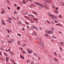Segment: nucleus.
<instances>
[{"instance_id": "nucleus-1", "label": "nucleus", "mask_w": 64, "mask_h": 64, "mask_svg": "<svg viewBox=\"0 0 64 64\" xmlns=\"http://www.w3.org/2000/svg\"><path fill=\"white\" fill-rule=\"evenodd\" d=\"M48 16H50V17H52V18L53 19H54V20H55V19H56L57 18V17L56 16H53V14H50Z\"/></svg>"}, {"instance_id": "nucleus-2", "label": "nucleus", "mask_w": 64, "mask_h": 64, "mask_svg": "<svg viewBox=\"0 0 64 64\" xmlns=\"http://www.w3.org/2000/svg\"><path fill=\"white\" fill-rule=\"evenodd\" d=\"M10 40H8V43H12V42H13L14 41V40L13 39H10Z\"/></svg>"}, {"instance_id": "nucleus-3", "label": "nucleus", "mask_w": 64, "mask_h": 64, "mask_svg": "<svg viewBox=\"0 0 64 64\" xmlns=\"http://www.w3.org/2000/svg\"><path fill=\"white\" fill-rule=\"evenodd\" d=\"M31 29H34V30H35V29H36V30H38V28H36V27L34 26L31 27Z\"/></svg>"}, {"instance_id": "nucleus-4", "label": "nucleus", "mask_w": 64, "mask_h": 64, "mask_svg": "<svg viewBox=\"0 0 64 64\" xmlns=\"http://www.w3.org/2000/svg\"><path fill=\"white\" fill-rule=\"evenodd\" d=\"M46 33H47V34H52V32L51 30H48L46 32Z\"/></svg>"}, {"instance_id": "nucleus-5", "label": "nucleus", "mask_w": 64, "mask_h": 64, "mask_svg": "<svg viewBox=\"0 0 64 64\" xmlns=\"http://www.w3.org/2000/svg\"><path fill=\"white\" fill-rule=\"evenodd\" d=\"M28 51L29 54H32V52H33V51L32 50H30L29 49L28 50Z\"/></svg>"}, {"instance_id": "nucleus-6", "label": "nucleus", "mask_w": 64, "mask_h": 64, "mask_svg": "<svg viewBox=\"0 0 64 64\" xmlns=\"http://www.w3.org/2000/svg\"><path fill=\"white\" fill-rule=\"evenodd\" d=\"M64 44V42H60L59 45L60 46H61V45H63Z\"/></svg>"}, {"instance_id": "nucleus-7", "label": "nucleus", "mask_w": 64, "mask_h": 64, "mask_svg": "<svg viewBox=\"0 0 64 64\" xmlns=\"http://www.w3.org/2000/svg\"><path fill=\"white\" fill-rule=\"evenodd\" d=\"M54 61L56 62H58V60L57 58H54Z\"/></svg>"}, {"instance_id": "nucleus-8", "label": "nucleus", "mask_w": 64, "mask_h": 64, "mask_svg": "<svg viewBox=\"0 0 64 64\" xmlns=\"http://www.w3.org/2000/svg\"><path fill=\"white\" fill-rule=\"evenodd\" d=\"M2 22L4 25H6V24H5V23L3 20H2Z\"/></svg>"}, {"instance_id": "nucleus-9", "label": "nucleus", "mask_w": 64, "mask_h": 64, "mask_svg": "<svg viewBox=\"0 0 64 64\" xmlns=\"http://www.w3.org/2000/svg\"><path fill=\"white\" fill-rule=\"evenodd\" d=\"M39 43L40 44V45L41 46H42L43 45V43H42V42H40Z\"/></svg>"}, {"instance_id": "nucleus-10", "label": "nucleus", "mask_w": 64, "mask_h": 64, "mask_svg": "<svg viewBox=\"0 0 64 64\" xmlns=\"http://www.w3.org/2000/svg\"><path fill=\"white\" fill-rule=\"evenodd\" d=\"M56 26H61V25L60 24H56Z\"/></svg>"}, {"instance_id": "nucleus-11", "label": "nucleus", "mask_w": 64, "mask_h": 64, "mask_svg": "<svg viewBox=\"0 0 64 64\" xmlns=\"http://www.w3.org/2000/svg\"><path fill=\"white\" fill-rule=\"evenodd\" d=\"M34 56H37V54L36 53L34 52Z\"/></svg>"}, {"instance_id": "nucleus-12", "label": "nucleus", "mask_w": 64, "mask_h": 64, "mask_svg": "<svg viewBox=\"0 0 64 64\" xmlns=\"http://www.w3.org/2000/svg\"><path fill=\"white\" fill-rule=\"evenodd\" d=\"M35 4H36V5H38V6H40V4L39 3L36 2L35 3Z\"/></svg>"}, {"instance_id": "nucleus-13", "label": "nucleus", "mask_w": 64, "mask_h": 64, "mask_svg": "<svg viewBox=\"0 0 64 64\" xmlns=\"http://www.w3.org/2000/svg\"><path fill=\"white\" fill-rule=\"evenodd\" d=\"M21 22H18V25H20V24H21Z\"/></svg>"}, {"instance_id": "nucleus-14", "label": "nucleus", "mask_w": 64, "mask_h": 64, "mask_svg": "<svg viewBox=\"0 0 64 64\" xmlns=\"http://www.w3.org/2000/svg\"><path fill=\"white\" fill-rule=\"evenodd\" d=\"M22 13H24V14H26V11L25 10H22Z\"/></svg>"}, {"instance_id": "nucleus-15", "label": "nucleus", "mask_w": 64, "mask_h": 64, "mask_svg": "<svg viewBox=\"0 0 64 64\" xmlns=\"http://www.w3.org/2000/svg\"><path fill=\"white\" fill-rule=\"evenodd\" d=\"M40 6H41V7H42V8H44V6H43V5L42 4H40Z\"/></svg>"}, {"instance_id": "nucleus-16", "label": "nucleus", "mask_w": 64, "mask_h": 64, "mask_svg": "<svg viewBox=\"0 0 64 64\" xmlns=\"http://www.w3.org/2000/svg\"><path fill=\"white\" fill-rule=\"evenodd\" d=\"M32 13H33L34 14H35V15H37V12H33Z\"/></svg>"}, {"instance_id": "nucleus-17", "label": "nucleus", "mask_w": 64, "mask_h": 64, "mask_svg": "<svg viewBox=\"0 0 64 64\" xmlns=\"http://www.w3.org/2000/svg\"><path fill=\"white\" fill-rule=\"evenodd\" d=\"M1 10H2V11H3V12L4 13H5V11H4V10L3 8H2Z\"/></svg>"}, {"instance_id": "nucleus-18", "label": "nucleus", "mask_w": 64, "mask_h": 64, "mask_svg": "<svg viewBox=\"0 0 64 64\" xmlns=\"http://www.w3.org/2000/svg\"><path fill=\"white\" fill-rule=\"evenodd\" d=\"M56 56H58V57H61V56H60V55L59 54H57Z\"/></svg>"}, {"instance_id": "nucleus-19", "label": "nucleus", "mask_w": 64, "mask_h": 64, "mask_svg": "<svg viewBox=\"0 0 64 64\" xmlns=\"http://www.w3.org/2000/svg\"><path fill=\"white\" fill-rule=\"evenodd\" d=\"M54 12L55 13H56V14H58V11H54Z\"/></svg>"}, {"instance_id": "nucleus-20", "label": "nucleus", "mask_w": 64, "mask_h": 64, "mask_svg": "<svg viewBox=\"0 0 64 64\" xmlns=\"http://www.w3.org/2000/svg\"><path fill=\"white\" fill-rule=\"evenodd\" d=\"M33 35H37V34L35 32H33L32 33Z\"/></svg>"}, {"instance_id": "nucleus-21", "label": "nucleus", "mask_w": 64, "mask_h": 64, "mask_svg": "<svg viewBox=\"0 0 64 64\" xmlns=\"http://www.w3.org/2000/svg\"><path fill=\"white\" fill-rule=\"evenodd\" d=\"M46 22H47L48 24H50V22L49 20H46Z\"/></svg>"}, {"instance_id": "nucleus-22", "label": "nucleus", "mask_w": 64, "mask_h": 64, "mask_svg": "<svg viewBox=\"0 0 64 64\" xmlns=\"http://www.w3.org/2000/svg\"><path fill=\"white\" fill-rule=\"evenodd\" d=\"M20 57L21 58H22L23 59H24V57H23V56H22V55H20Z\"/></svg>"}, {"instance_id": "nucleus-23", "label": "nucleus", "mask_w": 64, "mask_h": 64, "mask_svg": "<svg viewBox=\"0 0 64 64\" xmlns=\"http://www.w3.org/2000/svg\"><path fill=\"white\" fill-rule=\"evenodd\" d=\"M33 19H34V20H35L36 21H37V20H37V18H33Z\"/></svg>"}, {"instance_id": "nucleus-24", "label": "nucleus", "mask_w": 64, "mask_h": 64, "mask_svg": "<svg viewBox=\"0 0 64 64\" xmlns=\"http://www.w3.org/2000/svg\"><path fill=\"white\" fill-rule=\"evenodd\" d=\"M45 37H46L48 38V35H47V34H45Z\"/></svg>"}, {"instance_id": "nucleus-25", "label": "nucleus", "mask_w": 64, "mask_h": 64, "mask_svg": "<svg viewBox=\"0 0 64 64\" xmlns=\"http://www.w3.org/2000/svg\"><path fill=\"white\" fill-rule=\"evenodd\" d=\"M26 61H27V63H29V62H30V60L29 59L27 60Z\"/></svg>"}, {"instance_id": "nucleus-26", "label": "nucleus", "mask_w": 64, "mask_h": 64, "mask_svg": "<svg viewBox=\"0 0 64 64\" xmlns=\"http://www.w3.org/2000/svg\"><path fill=\"white\" fill-rule=\"evenodd\" d=\"M58 17L60 18H62V16H61V15H60L58 16Z\"/></svg>"}, {"instance_id": "nucleus-27", "label": "nucleus", "mask_w": 64, "mask_h": 64, "mask_svg": "<svg viewBox=\"0 0 64 64\" xmlns=\"http://www.w3.org/2000/svg\"><path fill=\"white\" fill-rule=\"evenodd\" d=\"M54 55H55V56H56L57 55V53H56V52H54Z\"/></svg>"}, {"instance_id": "nucleus-28", "label": "nucleus", "mask_w": 64, "mask_h": 64, "mask_svg": "<svg viewBox=\"0 0 64 64\" xmlns=\"http://www.w3.org/2000/svg\"><path fill=\"white\" fill-rule=\"evenodd\" d=\"M6 61L8 62V58L6 57Z\"/></svg>"}, {"instance_id": "nucleus-29", "label": "nucleus", "mask_w": 64, "mask_h": 64, "mask_svg": "<svg viewBox=\"0 0 64 64\" xmlns=\"http://www.w3.org/2000/svg\"><path fill=\"white\" fill-rule=\"evenodd\" d=\"M11 49L10 48H9L8 50V51L9 52H11Z\"/></svg>"}, {"instance_id": "nucleus-30", "label": "nucleus", "mask_w": 64, "mask_h": 64, "mask_svg": "<svg viewBox=\"0 0 64 64\" xmlns=\"http://www.w3.org/2000/svg\"><path fill=\"white\" fill-rule=\"evenodd\" d=\"M30 21L32 23H34V21H33V20H30Z\"/></svg>"}, {"instance_id": "nucleus-31", "label": "nucleus", "mask_w": 64, "mask_h": 64, "mask_svg": "<svg viewBox=\"0 0 64 64\" xmlns=\"http://www.w3.org/2000/svg\"><path fill=\"white\" fill-rule=\"evenodd\" d=\"M46 2L47 3H49V1H48V0H46Z\"/></svg>"}, {"instance_id": "nucleus-32", "label": "nucleus", "mask_w": 64, "mask_h": 64, "mask_svg": "<svg viewBox=\"0 0 64 64\" xmlns=\"http://www.w3.org/2000/svg\"><path fill=\"white\" fill-rule=\"evenodd\" d=\"M45 8L46 9H48V7H47V6H45Z\"/></svg>"}, {"instance_id": "nucleus-33", "label": "nucleus", "mask_w": 64, "mask_h": 64, "mask_svg": "<svg viewBox=\"0 0 64 64\" xmlns=\"http://www.w3.org/2000/svg\"><path fill=\"white\" fill-rule=\"evenodd\" d=\"M7 32L8 33L10 34V30H8Z\"/></svg>"}, {"instance_id": "nucleus-34", "label": "nucleus", "mask_w": 64, "mask_h": 64, "mask_svg": "<svg viewBox=\"0 0 64 64\" xmlns=\"http://www.w3.org/2000/svg\"><path fill=\"white\" fill-rule=\"evenodd\" d=\"M52 37H54V39H57V37H55L54 36H52Z\"/></svg>"}, {"instance_id": "nucleus-35", "label": "nucleus", "mask_w": 64, "mask_h": 64, "mask_svg": "<svg viewBox=\"0 0 64 64\" xmlns=\"http://www.w3.org/2000/svg\"><path fill=\"white\" fill-rule=\"evenodd\" d=\"M4 55L6 56H7V54L6 53H5L4 54Z\"/></svg>"}, {"instance_id": "nucleus-36", "label": "nucleus", "mask_w": 64, "mask_h": 64, "mask_svg": "<svg viewBox=\"0 0 64 64\" xmlns=\"http://www.w3.org/2000/svg\"><path fill=\"white\" fill-rule=\"evenodd\" d=\"M18 45H20V42H18Z\"/></svg>"}, {"instance_id": "nucleus-37", "label": "nucleus", "mask_w": 64, "mask_h": 64, "mask_svg": "<svg viewBox=\"0 0 64 64\" xmlns=\"http://www.w3.org/2000/svg\"><path fill=\"white\" fill-rule=\"evenodd\" d=\"M23 3H24V4H25L26 3V2H25V0H24Z\"/></svg>"}, {"instance_id": "nucleus-38", "label": "nucleus", "mask_w": 64, "mask_h": 64, "mask_svg": "<svg viewBox=\"0 0 64 64\" xmlns=\"http://www.w3.org/2000/svg\"><path fill=\"white\" fill-rule=\"evenodd\" d=\"M17 35L19 36H21V35L20 34H17Z\"/></svg>"}, {"instance_id": "nucleus-39", "label": "nucleus", "mask_w": 64, "mask_h": 64, "mask_svg": "<svg viewBox=\"0 0 64 64\" xmlns=\"http://www.w3.org/2000/svg\"><path fill=\"white\" fill-rule=\"evenodd\" d=\"M9 35H8L6 37V38H9Z\"/></svg>"}, {"instance_id": "nucleus-40", "label": "nucleus", "mask_w": 64, "mask_h": 64, "mask_svg": "<svg viewBox=\"0 0 64 64\" xmlns=\"http://www.w3.org/2000/svg\"><path fill=\"white\" fill-rule=\"evenodd\" d=\"M22 52L24 54H25L26 53V52H25L24 51H22Z\"/></svg>"}, {"instance_id": "nucleus-41", "label": "nucleus", "mask_w": 64, "mask_h": 64, "mask_svg": "<svg viewBox=\"0 0 64 64\" xmlns=\"http://www.w3.org/2000/svg\"><path fill=\"white\" fill-rule=\"evenodd\" d=\"M58 32V33H60V34H62V32Z\"/></svg>"}, {"instance_id": "nucleus-42", "label": "nucleus", "mask_w": 64, "mask_h": 64, "mask_svg": "<svg viewBox=\"0 0 64 64\" xmlns=\"http://www.w3.org/2000/svg\"><path fill=\"white\" fill-rule=\"evenodd\" d=\"M38 40V41H39V42H41V40L39 38V39Z\"/></svg>"}, {"instance_id": "nucleus-43", "label": "nucleus", "mask_w": 64, "mask_h": 64, "mask_svg": "<svg viewBox=\"0 0 64 64\" xmlns=\"http://www.w3.org/2000/svg\"><path fill=\"white\" fill-rule=\"evenodd\" d=\"M51 28L52 29V31H54V29L52 27Z\"/></svg>"}, {"instance_id": "nucleus-44", "label": "nucleus", "mask_w": 64, "mask_h": 64, "mask_svg": "<svg viewBox=\"0 0 64 64\" xmlns=\"http://www.w3.org/2000/svg\"><path fill=\"white\" fill-rule=\"evenodd\" d=\"M9 20H10V21H11V20H11V18H9Z\"/></svg>"}, {"instance_id": "nucleus-45", "label": "nucleus", "mask_w": 64, "mask_h": 64, "mask_svg": "<svg viewBox=\"0 0 64 64\" xmlns=\"http://www.w3.org/2000/svg\"><path fill=\"white\" fill-rule=\"evenodd\" d=\"M20 7H18L17 8L18 9V10H20Z\"/></svg>"}, {"instance_id": "nucleus-46", "label": "nucleus", "mask_w": 64, "mask_h": 64, "mask_svg": "<svg viewBox=\"0 0 64 64\" xmlns=\"http://www.w3.org/2000/svg\"><path fill=\"white\" fill-rule=\"evenodd\" d=\"M58 8L57 7H56V10H58Z\"/></svg>"}, {"instance_id": "nucleus-47", "label": "nucleus", "mask_w": 64, "mask_h": 64, "mask_svg": "<svg viewBox=\"0 0 64 64\" xmlns=\"http://www.w3.org/2000/svg\"><path fill=\"white\" fill-rule=\"evenodd\" d=\"M54 22H55L56 23H57V22H58V21H57V20H55L54 21Z\"/></svg>"}, {"instance_id": "nucleus-48", "label": "nucleus", "mask_w": 64, "mask_h": 64, "mask_svg": "<svg viewBox=\"0 0 64 64\" xmlns=\"http://www.w3.org/2000/svg\"><path fill=\"white\" fill-rule=\"evenodd\" d=\"M31 63V64H34V62L33 61Z\"/></svg>"}, {"instance_id": "nucleus-49", "label": "nucleus", "mask_w": 64, "mask_h": 64, "mask_svg": "<svg viewBox=\"0 0 64 64\" xmlns=\"http://www.w3.org/2000/svg\"><path fill=\"white\" fill-rule=\"evenodd\" d=\"M30 17H35L34 16H33L32 15H30Z\"/></svg>"}, {"instance_id": "nucleus-50", "label": "nucleus", "mask_w": 64, "mask_h": 64, "mask_svg": "<svg viewBox=\"0 0 64 64\" xmlns=\"http://www.w3.org/2000/svg\"><path fill=\"white\" fill-rule=\"evenodd\" d=\"M49 3H50L51 4V3H52V2L50 1H49Z\"/></svg>"}, {"instance_id": "nucleus-51", "label": "nucleus", "mask_w": 64, "mask_h": 64, "mask_svg": "<svg viewBox=\"0 0 64 64\" xmlns=\"http://www.w3.org/2000/svg\"><path fill=\"white\" fill-rule=\"evenodd\" d=\"M52 8H55V7L53 5L52 6Z\"/></svg>"}, {"instance_id": "nucleus-52", "label": "nucleus", "mask_w": 64, "mask_h": 64, "mask_svg": "<svg viewBox=\"0 0 64 64\" xmlns=\"http://www.w3.org/2000/svg\"><path fill=\"white\" fill-rule=\"evenodd\" d=\"M1 50H4V49H3V48H1Z\"/></svg>"}, {"instance_id": "nucleus-53", "label": "nucleus", "mask_w": 64, "mask_h": 64, "mask_svg": "<svg viewBox=\"0 0 64 64\" xmlns=\"http://www.w3.org/2000/svg\"><path fill=\"white\" fill-rule=\"evenodd\" d=\"M7 8L8 9H9V10H10V8L9 7H8Z\"/></svg>"}, {"instance_id": "nucleus-54", "label": "nucleus", "mask_w": 64, "mask_h": 64, "mask_svg": "<svg viewBox=\"0 0 64 64\" xmlns=\"http://www.w3.org/2000/svg\"><path fill=\"white\" fill-rule=\"evenodd\" d=\"M28 1L30 2H32V1H33V0H28Z\"/></svg>"}, {"instance_id": "nucleus-55", "label": "nucleus", "mask_w": 64, "mask_h": 64, "mask_svg": "<svg viewBox=\"0 0 64 64\" xmlns=\"http://www.w3.org/2000/svg\"><path fill=\"white\" fill-rule=\"evenodd\" d=\"M60 49L61 50H63V49H62V48H60Z\"/></svg>"}, {"instance_id": "nucleus-56", "label": "nucleus", "mask_w": 64, "mask_h": 64, "mask_svg": "<svg viewBox=\"0 0 64 64\" xmlns=\"http://www.w3.org/2000/svg\"><path fill=\"white\" fill-rule=\"evenodd\" d=\"M29 6V7H30V8H32V6H31V5Z\"/></svg>"}, {"instance_id": "nucleus-57", "label": "nucleus", "mask_w": 64, "mask_h": 64, "mask_svg": "<svg viewBox=\"0 0 64 64\" xmlns=\"http://www.w3.org/2000/svg\"><path fill=\"white\" fill-rule=\"evenodd\" d=\"M36 39H37V40H38V39H39V38H38V37H36Z\"/></svg>"}, {"instance_id": "nucleus-58", "label": "nucleus", "mask_w": 64, "mask_h": 64, "mask_svg": "<svg viewBox=\"0 0 64 64\" xmlns=\"http://www.w3.org/2000/svg\"><path fill=\"white\" fill-rule=\"evenodd\" d=\"M5 51L6 52H8V50H6Z\"/></svg>"}, {"instance_id": "nucleus-59", "label": "nucleus", "mask_w": 64, "mask_h": 64, "mask_svg": "<svg viewBox=\"0 0 64 64\" xmlns=\"http://www.w3.org/2000/svg\"><path fill=\"white\" fill-rule=\"evenodd\" d=\"M2 55V53L0 51V55Z\"/></svg>"}, {"instance_id": "nucleus-60", "label": "nucleus", "mask_w": 64, "mask_h": 64, "mask_svg": "<svg viewBox=\"0 0 64 64\" xmlns=\"http://www.w3.org/2000/svg\"><path fill=\"white\" fill-rule=\"evenodd\" d=\"M4 12H1V13H2V14H4Z\"/></svg>"}, {"instance_id": "nucleus-61", "label": "nucleus", "mask_w": 64, "mask_h": 64, "mask_svg": "<svg viewBox=\"0 0 64 64\" xmlns=\"http://www.w3.org/2000/svg\"><path fill=\"white\" fill-rule=\"evenodd\" d=\"M26 14H28V12H27L26 11Z\"/></svg>"}, {"instance_id": "nucleus-62", "label": "nucleus", "mask_w": 64, "mask_h": 64, "mask_svg": "<svg viewBox=\"0 0 64 64\" xmlns=\"http://www.w3.org/2000/svg\"><path fill=\"white\" fill-rule=\"evenodd\" d=\"M26 24L27 25L29 24H28V22H26Z\"/></svg>"}, {"instance_id": "nucleus-63", "label": "nucleus", "mask_w": 64, "mask_h": 64, "mask_svg": "<svg viewBox=\"0 0 64 64\" xmlns=\"http://www.w3.org/2000/svg\"><path fill=\"white\" fill-rule=\"evenodd\" d=\"M40 30H42V29L41 28H40Z\"/></svg>"}, {"instance_id": "nucleus-64", "label": "nucleus", "mask_w": 64, "mask_h": 64, "mask_svg": "<svg viewBox=\"0 0 64 64\" xmlns=\"http://www.w3.org/2000/svg\"><path fill=\"white\" fill-rule=\"evenodd\" d=\"M14 6H17V4H15L14 5Z\"/></svg>"}]
</instances>
